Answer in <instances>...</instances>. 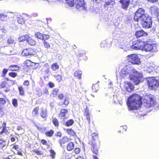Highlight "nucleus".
I'll return each instance as SVG.
<instances>
[{"instance_id": "obj_1", "label": "nucleus", "mask_w": 159, "mask_h": 159, "mask_svg": "<svg viewBox=\"0 0 159 159\" xmlns=\"http://www.w3.org/2000/svg\"><path fill=\"white\" fill-rule=\"evenodd\" d=\"M142 97L137 94H134L128 98L127 104L129 110H137L142 105Z\"/></svg>"}, {"instance_id": "obj_2", "label": "nucleus", "mask_w": 159, "mask_h": 159, "mask_svg": "<svg viewBox=\"0 0 159 159\" xmlns=\"http://www.w3.org/2000/svg\"><path fill=\"white\" fill-rule=\"evenodd\" d=\"M2 131L0 132V137L1 138L0 139L1 142H0V148H2L8 145V143L6 140L2 139L7 136L9 132L7 129L6 127V123L5 121H4L2 124Z\"/></svg>"}, {"instance_id": "obj_3", "label": "nucleus", "mask_w": 159, "mask_h": 159, "mask_svg": "<svg viewBox=\"0 0 159 159\" xmlns=\"http://www.w3.org/2000/svg\"><path fill=\"white\" fill-rule=\"evenodd\" d=\"M134 75H130L129 77L130 80L133 81V83L135 85H137L143 81V74L138 72L135 70H133Z\"/></svg>"}, {"instance_id": "obj_4", "label": "nucleus", "mask_w": 159, "mask_h": 159, "mask_svg": "<svg viewBox=\"0 0 159 159\" xmlns=\"http://www.w3.org/2000/svg\"><path fill=\"white\" fill-rule=\"evenodd\" d=\"M89 144L90 146L91 150L93 153L96 155H98L99 148L100 145V140H90L89 143Z\"/></svg>"}, {"instance_id": "obj_5", "label": "nucleus", "mask_w": 159, "mask_h": 159, "mask_svg": "<svg viewBox=\"0 0 159 159\" xmlns=\"http://www.w3.org/2000/svg\"><path fill=\"white\" fill-rule=\"evenodd\" d=\"M147 83L148 88L150 90H155L159 86V81L154 77H149L147 80Z\"/></svg>"}, {"instance_id": "obj_6", "label": "nucleus", "mask_w": 159, "mask_h": 159, "mask_svg": "<svg viewBox=\"0 0 159 159\" xmlns=\"http://www.w3.org/2000/svg\"><path fill=\"white\" fill-rule=\"evenodd\" d=\"M126 59L129 62L133 65H139L140 63V59L138 56L135 54L128 55Z\"/></svg>"}, {"instance_id": "obj_7", "label": "nucleus", "mask_w": 159, "mask_h": 159, "mask_svg": "<svg viewBox=\"0 0 159 159\" xmlns=\"http://www.w3.org/2000/svg\"><path fill=\"white\" fill-rule=\"evenodd\" d=\"M147 13H145V11L142 8L138 9L135 12L134 17V21L139 22Z\"/></svg>"}, {"instance_id": "obj_8", "label": "nucleus", "mask_w": 159, "mask_h": 159, "mask_svg": "<svg viewBox=\"0 0 159 159\" xmlns=\"http://www.w3.org/2000/svg\"><path fill=\"white\" fill-rule=\"evenodd\" d=\"M143 48L146 52H153L157 50L156 44L148 43V42H146L144 43Z\"/></svg>"}, {"instance_id": "obj_9", "label": "nucleus", "mask_w": 159, "mask_h": 159, "mask_svg": "<svg viewBox=\"0 0 159 159\" xmlns=\"http://www.w3.org/2000/svg\"><path fill=\"white\" fill-rule=\"evenodd\" d=\"M143 42L140 39H134L132 42L131 48L134 50L140 49L143 47Z\"/></svg>"}, {"instance_id": "obj_10", "label": "nucleus", "mask_w": 159, "mask_h": 159, "mask_svg": "<svg viewBox=\"0 0 159 159\" xmlns=\"http://www.w3.org/2000/svg\"><path fill=\"white\" fill-rule=\"evenodd\" d=\"M144 100V102L148 107H150L155 104L154 99L151 96L147 95L145 96Z\"/></svg>"}, {"instance_id": "obj_11", "label": "nucleus", "mask_w": 159, "mask_h": 159, "mask_svg": "<svg viewBox=\"0 0 159 159\" xmlns=\"http://www.w3.org/2000/svg\"><path fill=\"white\" fill-rule=\"evenodd\" d=\"M22 55L24 56L28 55L33 56L36 54V52L33 48H29L24 49L22 52Z\"/></svg>"}, {"instance_id": "obj_12", "label": "nucleus", "mask_w": 159, "mask_h": 159, "mask_svg": "<svg viewBox=\"0 0 159 159\" xmlns=\"http://www.w3.org/2000/svg\"><path fill=\"white\" fill-rule=\"evenodd\" d=\"M133 85L131 83L125 82L123 85V88L124 90L128 92H131L134 89Z\"/></svg>"}, {"instance_id": "obj_13", "label": "nucleus", "mask_w": 159, "mask_h": 159, "mask_svg": "<svg viewBox=\"0 0 159 159\" xmlns=\"http://www.w3.org/2000/svg\"><path fill=\"white\" fill-rule=\"evenodd\" d=\"M71 139L68 137L67 136H65L60 139L58 140V142L60 143V146L63 147L66 143L70 142Z\"/></svg>"}, {"instance_id": "obj_14", "label": "nucleus", "mask_w": 159, "mask_h": 159, "mask_svg": "<svg viewBox=\"0 0 159 159\" xmlns=\"http://www.w3.org/2000/svg\"><path fill=\"white\" fill-rule=\"evenodd\" d=\"M75 3L76 7L78 9L84 8L85 3L84 0H76Z\"/></svg>"}, {"instance_id": "obj_15", "label": "nucleus", "mask_w": 159, "mask_h": 159, "mask_svg": "<svg viewBox=\"0 0 159 159\" xmlns=\"http://www.w3.org/2000/svg\"><path fill=\"white\" fill-rule=\"evenodd\" d=\"M135 34L137 38L147 36L148 35L146 32L142 30L137 31L135 32Z\"/></svg>"}, {"instance_id": "obj_16", "label": "nucleus", "mask_w": 159, "mask_h": 159, "mask_svg": "<svg viewBox=\"0 0 159 159\" xmlns=\"http://www.w3.org/2000/svg\"><path fill=\"white\" fill-rule=\"evenodd\" d=\"M69 103V101L68 98L65 97L63 102H59L58 105L61 107H67Z\"/></svg>"}, {"instance_id": "obj_17", "label": "nucleus", "mask_w": 159, "mask_h": 159, "mask_svg": "<svg viewBox=\"0 0 159 159\" xmlns=\"http://www.w3.org/2000/svg\"><path fill=\"white\" fill-rule=\"evenodd\" d=\"M68 110L66 109H61L58 115L59 118L64 119L65 118L66 115L68 114Z\"/></svg>"}, {"instance_id": "obj_18", "label": "nucleus", "mask_w": 159, "mask_h": 159, "mask_svg": "<svg viewBox=\"0 0 159 159\" xmlns=\"http://www.w3.org/2000/svg\"><path fill=\"white\" fill-rule=\"evenodd\" d=\"M142 27L145 29L150 28L152 25V20L151 19L149 20L144 22L141 24Z\"/></svg>"}, {"instance_id": "obj_19", "label": "nucleus", "mask_w": 159, "mask_h": 159, "mask_svg": "<svg viewBox=\"0 0 159 159\" xmlns=\"http://www.w3.org/2000/svg\"><path fill=\"white\" fill-rule=\"evenodd\" d=\"M121 4V7L124 9H126L129 5L130 0H120V1Z\"/></svg>"}, {"instance_id": "obj_20", "label": "nucleus", "mask_w": 159, "mask_h": 159, "mask_svg": "<svg viewBox=\"0 0 159 159\" xmlns=\"http://www.w3.org/2000/svg\"><path fill=\"white\" fill-rule=\"evenodd\" d=\"M27 43L31 45L34 46L36 44V41L33 37L29 35L28 38L26 41Z\"/></svg>"}, {"instance_id": "obj_21", "label": "nucleus", "mask_w": 159, "mask_h": 159, "mask_svg": "<svg viewBox=\"0 0 159 159\" xmlns=\"http://www.w3.org/2000/svg\"><path fill=\"white\" fill-rule=\"evenodd\" d=\"M152 19L151 17L147 13H146L140 20L141 24Z\"/></svg>"}, {"instance_id": "obj_22", "label": "nucleus", "mask_w": 159, "mask_h": 159, "mask_svg": "<svg viewBox=\"0 0 159 159\" xmlns=\"http://www.w3.org/2000/svg\"><path fill=\"white\" fill-rule=\"evenodd\" d=\"M82 72L80 70H76L74 72V76L77 79L80 80L81 79Z\"/></svg>"}, {"instance_id": "obj_23", "label": "nucleus", "mask_w": 159, "mask_h": 159, "mask_svg": "<svg viewBox=\"0 0 159 159\" xmlns=\"http://www.w3.org/2000/svg\"><path fill=\"white\" fill-rule=\"evenodd\" d=\"M90 113L87 108H86L85 112L84 113V115L86 117L87 120H88L89 125H90Z\"/></svg>"}, {"instance_id": "obj_24", "label": "nucleus", "mask_w": 159, "mask_h": 159, "mask_svg": "<svg viewBox=\"0 0 159 159\" xmlns=\"http://www.w3.org/2000/svg\"><path fill=\"white\" fill-rule=\"evenodd\" d=\"M66 131L67 134L69 135L70 136H73L75 138L77 137L76 133L72 129H66Z\"/></svg>"}, {"instance_id": "obj_25", "label": "nucleus", "mask_w": 159, "mask_h": 159, "mask_svg": "<svg viewBox=\"0 0 159 159\" xmlns=\"http://www.w3.org/2000/svg\"><path fill=\"white\" fill-rule=\"evenodd\" d=\"M9 70L11 71H18L20 69L19 66L17 65H11L9 67Z\"/></svg>"}, {"instance_id": "obj_26", "label": "nucleus", "mask_w": 159, "mask_h": 159, "mask_svg": "<svg viewBox=\"0 0 159 159\" xmlns=\"http://www.w3.org/2000/svg\"><path fill=\"white\" fill-rule=\"evenodd\" d=\"M74 144L72 142H70L66 145V149L68 151H71L74 148Z\"/></svg>"}, {"instance_id": "obj_27", "label": "nucleus", "mask_w": 159, "mask_h": 159, "mask_svg": "<svg viewBox=\"0 0 159 159\" xmlns=\"http://www.w3.org/2000/svg\"><path fill=\"white\" fill-rule=\"evenodd\" d=\"M18 89L19 92V94L21 96L25 95V91L22 85H20L18 87Z\"/></svg>"}, {"instance_id": "obj_28", "label": "nucleus", "mask_w": 159, "mask_h": 159, "mask_svg": "<svg viewBox=\"0 0 159 159\" xmlns=\"http://www.w3.org/2000/svg\"><path fill=\"white\" fill-rule=\"evenodd\" d=\"M43 68L44 69V71L45 74H48L50 73V67L48 63H46L45 64Z\"/></svg>"}, {"instance_id": "obj_29", "label": "nucleus", "mask_w": 159, "mask_h": 159, "mask_svg": "<svg viewBox=\"0 0 159 159\" xmlns=\"http://www.w3.org/2000/svg\"><path fill=\"white\" fill-rule=\"evenodd\" d=\"M77 57L79 58H81L80 60L83 59L85 60L87 59V57L86 56L85 53L84 52H80L77 55Z\"/></svg>"}, {"instance_id": "obj_30", "label": "nucleus", "mask_w": 159, "mask_h": 159, "mask_svg": "<svg viewBox=\"0 0 159 159\" xmlns=\"http://www.w3.org/2000/svg\"><path fill=\"white\" fill-rule=\"evenodd\" d=\"M51 67L52 71H56L59 69V66L57 63H55L51 65Z\"/></svg>"}, {"instance_id": "obj_31", "label": "nucleus", "mask_w": 159, "mask_h": 159, "mask_svg": "<svg viewBox=\"0 0 159 159\" xmlns=\"http://www.w3.org/2000/svg\"><path fill=\"white\" fill-rule=\"evenodd\" d=\"M54 131L52 129H50L49 131H47L45 133V135L48 137H52L54 134Z\"/></svg>"}, {"instance_id": "obj_32", "label": "nucleus", "mask_w": 159, "mask_h": 159, "mask_svg": "<svg viewBox=\"0 0 159 159\" xmlns=\"http://www.w3.org/2000/svg\"><path fill=\"white\" fill-rule=\"evenodd\" d=\"M39 107H34L32 111V114L33 116H37L39 114Z\"/></svg>"}, {"instance_id": "obj_33", "label": "nucleus", "mask_w": 159, "mask_h": 159, "mask_svg": "<svg viewBox=\"0 0 159 159\" xmlns=\"http://www.w3.org/2000/svg\"><path fill=\"white\" fill-rule=\"evenodd\" d=\"M29 35L28 34H25L20 36L18 38V39L20 42H22L24 41H27V39L28 38Z\"/></svg>"}, {"instance_id": "obj_34", "label": "nucleus", "mask_w": 159, "mask_h": 159, "mask_svg": "<svg viewBox=\"0 0 159 159\" xmlns=\"http://www.w3.org/2000/svg\"><path fill=\"white\" fill-rule=\"evenodd\" d=\"M128 70L127 69H122L120 72L121 75L124 77L128 75L129 73Z\"/></svg>"}, {"instance_id": "obj_35", "label": "nucleus", "mask_w": 159, "mask_h": 159, "mask_svg": "<svg viewBox=\"0 0 159 159\" xmlns=\"http://www.w3.org/2000/svg\"><path fill=\"white\" fill-rule=\"evenodd\" d=\"M52 122L54 125L58 128L59 126V123L58 120L56 118H54L52 119Z\"/></svg>"}, {"instance_id": "obj_36", "label": "nucleus", "mask_w": 159, "mask_h": 159, "mask_svg": "<svg viewBox=\"0 0 159 159\" xmlns=\"http://www.w3.org/2000/svg\"><path fill=\"white\" fill-rule=\"evenodd\" d=\"M100 45L101 48H107L109 44L106 40L102 41L100 43Z\"/></svg>"}, {"instance_id": "obj_37", "label": "nucleus", "mask_w": 159, "mask_h": 159, "mask_svg": "<svg viewBox=\"0 0 159 159\" xmlns=\"http://www.w3.org/2000/svg\"><path fill=\"white\" fill-rule=\"evenodd\" d=\"M15 41L14 39L11 37H9L7 39V43L9 44L14 43Z\"/></svg>"}, {"instance_id": "obj_38", "label": "nucleus", "mask_w": 159, "mask_h": 159, "mask_svg": "<svg viewBox=\"0 0 159 159\" xmlns=\"http://www.w3.org/2000/svg\"><path fill=\"white\" fill-rule=\"evenodd\" d=\"M43 34H41L40 32H37L34 35L38 39L42 40V39L43 38Z\"/></svg>"}, {"instance_id": "obj_39", "label": "nucleus", "mask_w": 159, "mask_h": 159, "mask_svg": "<svg viewBox=\"0 0 159 159\" xmlns=\"http://www.w3.org/2000/svg\"><path fill=\"white\" fill-rule=\"evenodd\" d=\"M115 4V2L114 1H113L112 0H111L110 1H107L104 4V6L105 7H107L110 5L113 6V5Z\"/></svg>"}, {"instance_id": "obj_40", "label": "nucleus", "mask_w": 159, "mask_h": 159, "mask_svg": "<svg viewBox=\"0 0 159 159\" xmlns=\"http://www.w3.org/2000/svg\"><path fill=\"white\" fill-rule=\"evenodd\" d=\"M43 44L44 48H46L47 49H48L50 48L51 45L47 41H43Z\"/></svg>"}, {"instance_id": "obj_41", "label": "nucleus", "mask_w": 159, "mask_h": 159, "mask_svg": "<svg viewBox=\"0 0 159 159\" xmlns=\"http://www.w3.org/2000/svg\"><path fill=\"white\" fill-rule=\"evenodd\" d=\"M33 63L31 61L29 60H26L24 62V64L28 67H29L32 65Z\"/></svg>"}, {"instance_id": "obj_42", "label": "nucleus", "mask_w": 159, "mask_h": 159, "mask_svg": "<svg viewBox=\"0 0 159 159\" xmlns=\"http://www.w3.org/2000/svg\"><path fill=\"white\" fill-rule=\"evenodd\" d=\"M32 151L38 156H42L43 154V152L41 151L34 149L32 150Z\"/></svg>"}, {"instance_id": "obj_43", "label": "nucleus", "mask_w": 159, "mask_h": 159, "mask_svg": "<svg viewBox=\"0 0 159 159\" xmlns=\"http://www.w3.org/2000/svg\"><path fill=\"white\" fill-rule=\"evenodd\" d=\"M40 115L43 118H46L47 116L46 111V110H42L40 113Z\"/></svg>"}, {"instance_id": "obj_44", "label": "nucleus", "mask_w": 159, "mask_h": 159, "mask_svg": "<svg viewBox=\"0 0 159 159\" xmlns=\"http://www.w3.org/2000/svg\"><path fill=\"white\" fill-rule=\"evenodd\" d=\"M54 77L56 79V80L58 82H61L62 80V78L61 75L57 74L54 75Z\"/></svg>"}, {"instance_id": "obj_45", "label": "nucleus", "mask_w": 159, "mask_h": 159, "mask_svg": "<svg viewBox=\"0 0 159 159\" xmlns=\"http://www.w3.org/2000/svg\"><path fill=\"white\" fill-rule=\"evenodd\" d=\"M49 152L50 153V155L52 159H54L56 155V153L54 150L51 149L49 150Z\"/></svg>"}, {"instance_id": "obj_46", "label": "nucleus", "mask_w": 159, "mask_h": 159, "mask_svg": "<svg viewBox=\"0 0 159 159\" xmlns=\"http://www.w3.org/2000/svg\"><path fill=\"white\" fill-rule=\"evenodd\" d=\"M74 123V121L72 119H70L66 121V125L67 126H69L72 125Z\"/></svg>"}, {"instance_id": "obj_47", "label": "nucleus", "mask_w": 159, "mask_h": 159, "mask_svg": "<svg viewBox=\"0 0 159 159\" xmlns=\"http://www.w3.org/2000/svg\"><path fill=\"white\" fill-rule=\"evenodd\" d=\"M67 3L70 7H73L74 5V0H66Z\"/></svg>"}, {"instance_id": "obj_48", "label": "nucleus", "mask_w": 159, "mask_h": 159, "mask_svg": "<svg viewBox=\"0 0 159 159\" xmlns=\"http://www.w3.org/2000/svg\"><path fill=\"white\" fill-rule=\"evenodd\" d=\"M98 134L97 133H92L91 135L92 139L91 140L96 141V138H98Z\"/></svg>"}, {"instance_id": "obj_49", "label": "nucleus", "mask_w": 159, "mask_h": 159, "mask_svg": "<svg viewBox=\"0 0 159 159\" xmlns=\"http://www.w3.org/2000/svg\"><path fill=\"white\" fill-rule=\"evenodd\" d=\"M43 38L42 40H43V41H46L47 40H48L50 38V36L49 35L43 34Z\"/></svg>"}, {"instance_id": "obj_50", "label": "nucleus", "mask_w": 159, "mask_h": 159, "mask_svg": "<svg viewBox=\"0 0 159 159\" xmlns=\"http://www.w3.org/2000/svg\"><path fill=\"white\" fill-rule=\"evenodd\" d=\"M12 104L15 107H17L18 106L17 101L16 98H13L12 100Z\"/></svg>"}, {"instance_id": "obj_51", "label": "nucleus", "mask_w": 159, "mask_h": 159, "mask_svg": "<svg viewBox=\"0 0 159 159\" xmlns=\"http://www.w3.org/2000/svg\"><path fill=\"white\" fill-rule=\"evenodd\" d=\"M8 75L10 77L14 78L17 76V74L15 72H11L9 73Z\"/></svg>"}, {"instance_id": "obj_52", "label": "nucleus", "mask_w": 159, "mask_h": 159, "mask_svg": "<svg viewBox=\"0 0 159 159\" xmlns=\"http://www.w3.org/2000/svg\"><path fill=\"white\" fill-rule=\"evenodd\" d=\"M58 93V90L54 89L52 91L51 94L53 97H55L57 95Z\"/></svg>"}, {"instance_id": "obj_53", "label": "nucleus", "mask_w": 159, "mask_h": 159, "mask_svg": "<svg viewBox=\"0 0 159 159\" xmlns=\"http://www.w3.org/2000/svg\"><path fill=\"white\" fill-rule=\"evenodd\" d=\"M127 127L126 126H121L120 127V130L119 131V132H123L124 131H126L127 129Z\"/></svg>"}, {"instance_id": "obj_54", "label": "nucleus", "mask_w": 159, "mask_h": 159, "mask_svg": "<svg viewBox=\"0 0 159 159\" xmlns=\"http://www.w3.org/2000/svg\"><path fill=\"white\" fill-rule=\"evenodd\" d=\"M6 32V30L4 28L0 29V36H3L5 35Z\"/></svg>"}, {"instance_id": "obj_55", "label": "nucleus", "mask_w": 159, "mask_h": 159, "mask_svg": "<svg viewBox=\"0 0 159 159\" xmlns=\"http://www.w3.org/2000/svg\"><path fill=\"white\" fill-rule=\"evenodd\" d=\"M98 85L96 84L93 85L92 88V89L95 91H97L98 89Z\"/></svg>"}, {"instance_id": "obj_56", "label": "nucleus", "mask_w": 159, "mask_h": 159, "mask_svg": "<svg viewBox=\"0 0 159 159\" xmlns=\"http://www.w3.org/2000/svg\"><path fill=\"white\" fill-rule=\"evenodd\" d=\"M57 98L59 100H61L64 98V94L63 93H60L58 95Z\"/></svg>"}, {"instance_id": "obj_57", "label": "nucleus", "mask_w": 159, "mask_h": 159, "mask_svg": "<svg viewBox=\"0 0 159 159\" xmlns=\"http://www.w3.org/2000/svg\"><path fill=\"white\" fill-rule=\"evenodd\" d=\"M0 18L1 20L2 21L6 20L7 19V16L3 14H0Z\"/></svg>"}, {"instance_id": "obj_58", "label": "nucleus", "mask_w": 159, "mask_h": 159, "mask_svg": "<svg viewBox=\"0 0 159 159\" xmlns=\"http://www.w3.org/2000/svg\"><path fill=\"white\" fill-rule=\"evenodd\" d=\"M8 70L6 68H4L3 69L2 71V77H5L6 75V74H7V71H8Z\"/></svg>"}, {"instance_id": "obj_59", "label": "nucleus", "mask_w": 159, "mask_h": 159, "mask_svg": "<svg viewBox=\"0 0 159 159\" xmlns=\"http://www.w3.org/2000/svg\"><path fill=\"white\" fill-rule=\"evenodd\" d=\"M7 82H2L0 84V89L5 88L6 86Z\"/></svg>"}, {"instance_id": "obj_60", "label": "nucleus", "mask_w": 159, "mask_h": 159, "mask_svg": "<svg viewBox=\"0 0 159 159\" xmlns=\"http://www.w3.org/2000/svg\"><path fill=\"white\" fill-rule=\"evenodd\" d=\"M6 103L5 100L3 98H0V104L4 105Z\"/></svg>"}, {"instance_id": "obj_61", "label": "nucleus", "mask_w": 159, "mask_h": 159, "mask_svg": "<svg viewBox=\"0 0 159 159\" xmlns=\"http://www.w3.org/2000/svg\"><path fill=\"white\" fill-rule=\"evenodd\" d=\"M17 21L20 24H23L25 22L24 20L21 18H19L17 19Z\"/></svg>"}, {"instance_id": "obj_62", "label": "nucleus", "mask_w": 159, "mask_h": 159, "mask_svg": "<svg viewBox=\"0 0 159 159\" xmlns=\"http://www.w3.org/2000/svg\"><path fill=\"white\" fill-rule=\"evenodd\" d=\"M23 85L26 87H28L30 85V82L28 80H25L23 83Z\"/></svg>"}, {"instance_id": "obj_63", "label": "nucleus", "mask_w": 159, "mask_h": 159, "mask_svg": "<svg viewBox=\"0 0 159 159\" xmlns=\"http://www.w3.org/2000/svg\"><path fill=\"white\" fill-rule=\"evenodd\" d=\"M80 149L79 148H76L74 150V152L76 154H78L80 153Z\"/></svg>"}, {"instance_id": "obj_64", "label": "nucleus", "mask_w": 159, "mask_h": 159, "mask_svg": "<svg viewBox=\"0 0 159 159\" xmlns=\"http://www.w3.org/2000/svg\"><path fill=\"white\" fill-rule=\"evenodd\" d=\"M48 85L49 88H52L55 86L54 84L52 82H49L48 83Z\"/></svg>"}]
</instances>
